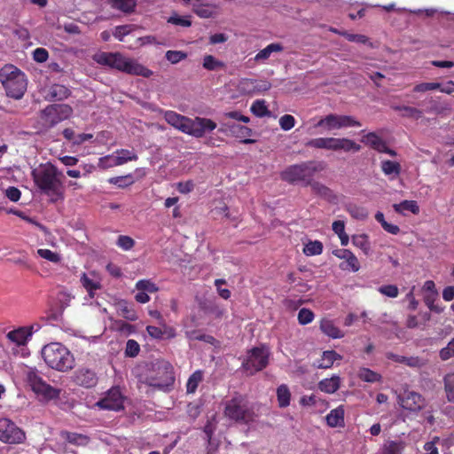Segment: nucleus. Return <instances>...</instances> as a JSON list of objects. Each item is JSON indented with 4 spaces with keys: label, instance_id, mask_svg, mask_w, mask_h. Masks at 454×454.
I'll list each match as a JSON object with an SVG mask.
<instances>
[{
    "label": "nucleus",
    "instance_id": "58836bf2",
    "mask_svg": "<svg viewBox=\"0 0 454 454\" xmlns=\"http://www.w3.org/2000/svg\"><path fill=\"white\" fill-rule=\"evenodd\" d=\"M114 154H108L106 156L99 158L98 160V167L103 169H107L110 168H114L116 166H121V163L119 162L120 159L116 155Z\"/></svg>",
    "mask_w": 454,
    "mask_h": 454
},
{
    "label": "nucleus",
    "instance_id": "338daca9",
    "mask_svg": "<svg viewBox=\"0 0 454 454\" xmlns=\"http://www.w3.org/2000/svg\"><path fill=\"white\" fill-rule=\"evenodd\" d=\"M168 22L176 25V26L184 27H191V25H192V21L189 20V17H187V16L181 17L176 14L169 17L168 20Z\"/></svg>",
    "mask_w": 454,
    "mask_h": 454
},
{
    "label": "nucleus",
    "instance_id": "473e14b6",
    "mask_svg": "<svg viewBox=\"0 0 454 454\" xmlns=\"http://www.w3.org/2000/svg\"><path fill=\"white\" fill-rule=\"evenodd\" d=\"M352 243L355 247L360 248L365 255L371 252V244L369 237L366 234H358L352 237Z\"/></svg>",
    "mask_w": 454,
    "mask_h": 454
},
{
    "label": "nucleus",
    "instance_id": "774afa93",
    "mask_svg": "<svg viewBox=\"0 0 454 454\" xmlns=\"http://www.w3.org/2000/svg\"><path fill=\"white\" fill-rule=\"evenodd\" d=\"M440 86H441V84L438 82H422V83L417 84L413 88V91L425 92V91H428V90H434L439 89Z\"/></svg>",
    "mask_w": 454,
    "mask_h": 454
},
{
    "label": "nucleus",
    "instance_id": "e2e57ef3",
    "mask_svg": "<svg viewBox=\"0 0 454 454\" xmlns=\"http://www.w3.org/2000/svg\"><path fill=\"white\" fill-rule=\"evenodd\" d=\"M439 356L442 361H447L450 358L454 357V338L448 343L446 347L440 350Z\"/></svg>",
    "mask_w": 454,
    "mask_h": 454
},
{
    "label": "nucleus",
    "instance_id": "3c124183",
    "mask_svg": "<svg viewBox=\"0 0 454 454\" xmlns=\"http://www.w3.org/2000/svg\"><path fill=\"white\" fill-rule=\"evenodd\" d=\"M136 288L137 291H143L150 294L156 293L159 290L156 285L149 279L138 280L136 283Z\"/></svg>",
    "mask_w": 454,
    "mask_h": 454
},
{
    "label": "nucleus",
    "instance_id": "0eeeda50",
    "mask_svg": "<svg viewBox=\"0 0 454 454\" xmlns=\"http://www.w3.org/2000/svg\"><path fill=\"white\" fill-rule=\"evenodd\" d=\"M269 358L270 352L264 345L254 347L247 352L241 367L247 375L252 376L267 367Z\"/></svg>",
    "mask_w": 454,
    "mask_h": 454
},
{
    "label": "nucleus",
    "instance_id": "f3484780",
    "mask_svg": "<svg viewBox=\"0 0 454 454\" xmlns=\"http://www.w3.org/2000/svg\"><path fill=\"white\" fill-rule=\"evenodd\" d=\"M308 186H310L311 191L318 197L325 200L329 203L337 204L339 201L338 196L334 192L325 185L324 184L317 181H310L308 183Z\"/></svg>",
    "mask_w": 454,
    "mask_h": 454
},
{
    "label": "nucleus",
    "instance_id": "7ed1b4c3",
    "mask_svg": "<svg viewBox=\"0 0 454 454\" xmlns=\"http://www.w3.org/2000/svg\"><path fill=\"white\" fill-rule=\"evenodd\" d=\"M45 364L51 369L66 372L74 366V357L70 350L60 342H51L41 351Z\"/></svg>",
    "mask_w": 454,
    "mask_h": 454
},
{
    "label": "nucleus",
    "instance_id": "ea45409f",
    "mask_svg": "<svg viewBox=\"0 0 454 454\" xmlns=\"http://www.w3.org/2000/svg\"><path fill=\"white\" fill-rule=\"evenodd\" d=\"M112 7L123 12H133L136 6V0H110Z\"/></svg>",
    "mask_w": 454,
    "mask_h": 454
},
{
    "label": "nucleus",
    "instance_id": "bb28decb",
    "mask_svg": "<svg viewBox=\"0 0 454 454\" xmlns=\"http://www.w3.org/2000/svg\"><path fill=\"white\" fill-rule=\"evenodd\" d=\"M340 385V379L339 376H333L329 379H324L318 382V388L326 394H333Z\"/></svg>",
    "mask_w": 454,
    "mask_h": 454
},
{
    "label": "nucleus",
    "instance_id": "a19ab883",
    "mask_svg": "<svg viewBox=\"0 0 454 454\" xmlns=\"http://www.w3.org/2000/svg\"><path fill=\"white\" fill-rule=\"evenodd\" d=\"M322 252L323 244L319 240L309 241L303 248V253L308 256L319 255Z\"/></svg>",
    "mask_w": 454,
    "mask_h": 454
},
{
    "label": "nucleus",
    "instance_id": "4d7b16f0",
    "mask_svg": "<svg viewBox=\"0 0 454 454\" xmlns=\"http://www.w3.org/2000/svg\"><path fill=\"white\" fill-rule=\"evenodd\" d=\"M396 110L403 111L404 114H403L405 117L413 118L415 120H419L422 117L423 112L418 108L412 107V106H398L395 107Z\"/></svg>",
    "mask_w": 454,
    "mask_h": 454
},
{
    "label": "nucleus",
    "instance_id": "9b49d317",
    "mask_svg": "<svg viewBox=\"0 0 454 454\" xmlns=\"http://www.w3.org/2000/svg\"><path fill=\"white\" fill-rule=\"evenodd\" d=\"M124 396L119 387H112L104 396L97 402V406L103 410L119 411L124 409Z\"/></svg>",
    "mask_w": 454,
    "mask_h": 454
},
{
    "label": "nucleus",
    "instance_id": "6ab92c4d",
    "mask_svg": "<svg viewBox=\"0 0 454 454\" xmlns=\"http://www.w3.org/2000/svg\"><path fill=\"white\" fill-rule=\"evenodd\" d=\"M80 282L90 298H94L95 292L102 287L100 280L95 278L93 272L90 274L83 272L81 276Z\"/></svg>",
    "mask_w": 454,
    "mask_h": 454
},
{
    "label": "nucleus",
    "instance_id": "72a5a7b5",
    "mask_svg": "<svg viewBox=\"0 0 454 454\" xmlns=\"http://www.w3.org/2000/svg\"><path fill=\"white\" fill-rule=\"evenodd\" d=\"M345 209L355 219L364 220L368 217V211L365 207L354 203L346 205Z\"/></svg>",
    "mask_w": 454,
    "mask_h": 454
},
{
    "label": "nucleus",
    "instance_id": "8fccbe9b",
    "mask_svg": "<svg viewBox=\"0 0 454 454\" xmlns=\"http://www.w3.org/2000/svg\"><path fill=\"white\" fill-rule=\"evenodd\" d=\"M119 309L121 316L129 321H136L137 315L135 309L127 304V302L120 303Z\"/></svg>",
    "mask_w": 454,
    "mask_h": 454
},
{
    "label": "nucleus",
    "instance_id": "c756f323",
    "mask_svg": "<svg viewBox=\"0 0 454 454\" xmlns=\"http://www.w3.org/2000/svg\"><path fill=\"white\" fill-rule=\"evenodd\" d=\"M405 448L403 441H387L380 449V454H402Z\"/></svg>",
    "mask_w": 454,
    "mask_h": 454
},
{
    "label": "nucleus",
    "instance_id": "423d86ee",
    "mask_svg": "<svg viewBox=\"0 0 454 454\" xmlns=\"http://www.w3.org/2000/svg\"><path fill=\"white\" fill-rule=\"evenodd\" d=\"M322 169L321 165L315 161H305L287 167L281 173V178L291 184L302 183L303 185L308 186L314 174Z\"/></svg>",
    "mask_w": 454,
    "mask_h": 454
},
{
    "label": "nucleus",
    "instance_id": "e433bc0d",
    "mask_svg": "<svg viewBox=\"0 0 454 454\" xmlns=\"http://www.w3.org/2000/svg\"><path fill=\"white\" fill-rule=\"evenodd\" d=\"M393 207L397 213H403L404 210L410 211L414 215L419 213V207L415 200H403L399 204H394Z\"/></svg>",
    "mask_w": 454,
    "mask_h": 454
},
{
    "label": "nucleus",
    "instance_id": "a211bd4d",
    "mask_svg": "<svg viewBox=\"0 0 454 454\" xmlns=\"http://www.w3.org/2000/svg\"><path fill=\"white\" fill-rule=\"evenodd\" d=\"M33 333V326L29 327H20L18 329L12 330L7 333V338L17 344L18 346L25 345L29 337L32 336Z\"/></svg>",
    "mask_w": 454,
    "mask_h": 454
},
{
    "label": "nucleus",
    "instance_id": "37998d69",
    "mask_svg": "<svg viewBox=\"0 0 454 454\" xmlns=\"http://www.w3.org/2000/svg\"><path fill=\"white\" fill-rule=\"evenodd\" d=\"M358 377L360 380L371 383L378 382L381 380L380 374L368 368H361L358 372Z\"/></svg>",
    "mask_w": 454,
    "mask_h": 454
},
{
    "label": "nucleus",
    "instance_id": "7c9ffc66",
    "mask_svg": "<svg viewBox=\"0 0 454 454\" xmlns=\"http://www.w3.org/2000/svg\"><path fill=\"white\" fill-rule=\"evenodd\" d=\"M284 50V47L281 43H273L267 45L264 49L261 50L254 57L256 61L266 60L270 58V54L273 52H280Z\"/></svg>",
    "mask_w": 454,
    "mask_h": 454
},
{
    "label": "nucleus",
    "instance_id": "39448f33",
    "mask_svg": "<svg viewBox=\"0 0 454 454\" xmlns=\"http://www.w3.org/2000/svg\"><path fill=\"white\" fill-rule=\"evenodd\" d=\"M223 414L230 420L245 425L254 422L256 417L247 397L238 392L225 402Z\"/></svg>",
    "mask_w": 454,
    "mask_h": 454
},
{
    "label": "nucleus",
    "instance_id": "69168bd1",
    "mask_svg": "<svg viewBox=\"0 0 454 454\" xmlns=\"http://www.w3.org/2000/svg\"><path fill=\"white\" fill-rule=\"evenodd\" d=\"M379 292L390 298H395L398 296L399 290L395 285H385L379 287Z\"/></svg>",
    "mask_w": 454,
    "mask_h": 454
},
{
    "label": "nucleus",
    "instance_id": "dca6fc26",
    "mask_svg": "<svg viewBox=\"0 0 454 454\" xmlns=\"http://www.w3.org/2000/svg\"><path fill=\"white\" fill-rule=\"evenodd\" d=\"M164 120L175 129L187 134L190 118L175 111H165Z\"/></svg>",
    "mask_w": 454,
    "mask_h": 454
},
{
    "label": "nucleus",
    "instance_id": "052dcab7",
    "mask_svg": "<svg viewBox=\"0 0 454 454\" xmlns=\"http://www.w3.org/2000/svg\"><path fill=\"white\" fill-rule=\"evenodd\" d=\"M328 137H317L312 138L306 142L305 145L314 149H325L327 150Z\"/></svg>",
    "mask_w": 454,
    "mask_h": 454
},
{
    "label": "nucleus",
    "instance_id": "5fc2aeb1",
    "mask_svg": "<svg viewBox=\"0 0 454 454\" xmlns=\"http://www.w3.org/2000/svg\"><path fill=\"white\" fill-rule=\"evenodd\" d=\"M315 318V314L309 309L302 308L298 313V322L301 325L311 323Z\"/></svg>",
    "mask_w": 454,
    "mask_h": 454
},
{
    "label": "nucleus",
    "instance_id": "13d9d810",
    "mask_svg": "<svg viewBox=\"0 0 454 454\" xmlns=\"http://www.w3.org/2000/svg\"><path fill=\"white\" fill-rule=\"evenodd\" d=\"M360 121H356L350 115H340L339 114V129L348 127H360Z\"/></svg>",
    "mask_w": 454,
    "mask_h": 454
},
{
    "label": "nucleus",
    "instance_id": "79ce46f5",
    "mask_svg": "<svg viewBox=\"0 0 454 454\" xmlns=\"http://www.w3.org/2000/svg\"><path fill=\"white\" fill-rule=\"evenodd\" d=\"M444 390L449 402H454V372L448 373L443 378Z\"/></svg>",
    "mask_w": 454,
    "mask_h": 454
},
{
    "label": "nucleus",
    "instance_id": "b1692460",
    "mask_svg": "<svg viewBox=\"0 0 454 454\" xmlns=\"http://www.w3.org/2000/svg\"><path fill=\"white\" fill-rule=\"evenodd\" d=\"M361 141L379 153L385 151V145L387 144L386 141H384L375 132H369L363 137Z\"/></svg>",
    "mask_w": 454,
    "mask_h": 454
},
{
    "label": "nucleus",
    "instance_id": "4be33fe9",
    "mask_svg": "<svg viewBox=\"0 0 454 454\" xmlns=\"http://www.w3.org/2000/svg\"><path fill=\"white\" fill-rule=\"evenodd\" d=\"M314 129L322 128L325 130L340 129L339 114H330L321 117L315 124Z\"/></svg>",
    "mask_w": 454,
    "mask_h": 454
},
{
    "label": "nucleus",
    "instance_id": "de8ad7c7",
    "mask_svg": "<svg viewBox=\"0 0 454 454\" xmlns=\"http://www.w3.org/2000/svg\"><path fill=\"white\" fill-rule=\"evenodd\" d=\"M361 150L360 145L356 144L355 141L342 137L340 139V151H343L346 153L348 152H359Z\"/></svg>",
    "mask_w": 454,
    "mask_h": 454
},
{
    "label": "nucleus",
    "instance_id": "f257e3e1",
    "mask_svg": "<svg viewBox=\"0 0 454 454\" xmlns=\"http://www.w3.org/2000/svg\"><path fill=\"white\" fill-rule=\"evenodd\" d=\"M62 174L51 163L41 165L32 171V176L40 192L54 203L64 199L63 184L59 178Z\"/></svg>",
    "mask_w": 454,
    "mask_h": 454
},
{
    "label": "nucleus",
    "instance_id": "4c0bfd02",
    "mask_svg": "<svg viewBox=\"0 0 454 454\" xmlns=\"http://www.w3.org/2000/svg\"><path fill=\"white\" fill-rule=\"evenodd\" d=\"M251 112L257 117L269 116L270 112L269 111L265 101L262 99L255 100L250 108Z\"/></svg>",
    "mask_w": 454,
    "mask_h": 454
},
{
    "label": "nucleus",
    "instance_id": "c03bdc74",
    "mask_svg": "<svg viewBox=\"0 0 454 454\" xmlns=\"http://www.w3.org/2000/svg\"><path fill=\"white\" fill-rule=\"evenodd\" d=\"M360 262L354 253H352L345 262L340 263V268L341 270L353 272H357L360 270Z\"/></svg>",
    "mask_w": 454,
    "mask_h": 454
},
{
    "label": "nucleus",
    "instance_id": "cd10ccee",
    "mask_svg": "<svg viewBox=\"0 0 454 454\" xmlns=\"http://www.w3.org/2000/svg\"><path fill=\"white\" fill-rule=\"evenodd\" d=\"M326 423L331 427H341L344 425V409L339 406L330 411L326 416Z\"/></svg>",
    "mask_w": 454,
    "mask_h": 454
},
{
    "label": "nucleus",
    "instance_id": "bf43d9fd",
    "mask_svg": "<svg viewBox=\"0 0 454 454\" xmlns=\"http://www.w3.org/2000/svg\"><path fill=\"white\" fill-rule=\"evenodd\" d=\"M334 33H338L339 35H341L344 36L348 41L349 42H356L359 43H366L368 42V37L364 35L359 34H350L348 32H338L336 29H333Z\"/></svg>",
    "mask_w": 454,
    "mask_h": 454
},
{
    "label": "nucleus",
    "instance_id": "680f3d73",
    "mask_svg": "<svg viewBox=\"0 0 454 454\" xmlns=\"http://www.w3.org/2000/svg\"><path fill=\"white\" fill-rule=\"evenodd\" d=\"M140 351V346L135 340H129L126 343L125 355L129 357H135Z\"/></svg>",
    "mask_w": 454,
    "mask_h": 454
},
{
    "label": "nucleus",
    "instance_id": "49530a36",
    "mask_svg": "<svg viewBox=\"0 0 454 454\" xmlns=\"http://www.w3.org/2000/svg\"><path fill=\"white\" fill-rule=\"evenodd\" d=\"M202 66L207 70L214 71L219 68H223L224 64L222 61L216 59L212 55H206L203 59Z\"/></svg>",
    "mask_w": 454,
    "mask_h": 454
},
{
    "label": "nucleus",
    "instance_id": "a878e982",
    "mask_svg": "<svg viewBox=\"0 0 454 454\" xmlns=\"http://www.w3.org/2000/svg\"><path fill=\"white\" fill-rule=\"evenodd\" d=\"M380 168L385 176H390V179H395L399 176L402 168L401 164L397 161L384 160L380 162Z\"/></svg>",
    "mask_w": 454,
    "mask_h": 454
},
{
    "label": "nucleus",
    "instance_id": "393cba45",
    "mask_svg": "<svg viewBox=\"0 0 454 454\" xmlns=\"http://www.w3.org/2000/svg\"><path fill=\"white\" fill-rule=\"evenodd\" d=\"M193 4L192 11L200 18L208 19L214 16L216 8L215 4H208L201 3L202 0H195Z\"/></svg>",
    "mask_w": 454,
    "mask_h": 454
},
{
    "label": "nucleus",
    "instance_id": "c9c22d12",
    "mask_svg": "<svg viewBox=\"0 0 454 454\" xmlns=\"http://www.w3.org/2000/svg\"><path fill=\"white\" fill-rule=\"evenodd\" d=\"M108 183L123 189L132 185L135 183V179L132 174H128L126 176L110 177Z\"/></svg>",
    "mask_w": 454,
    "mask_h": 454
},
{
    "label": "nucleus",
    "instance_id": "1a4fd4ad",
    "mask_svg": "<svg viewBox=\"0 0 454 454\" xmlns=\"http://www.w3.org/2000/svg\"><path fill=\"white\" fill-rule=\"evenodd\" d=\"M27 380L32 390L41 395L46 400L59 398L60 390L46 383L35 369H30L27 373Z\"/></svg>",
    "mask_w": 454,
    "mask_h": 454
},
{
    "label": "nucleus",
    "instance_id": "f03ea898",
    "mask_svg": "<svg viewBox=\"0 0 454 454\" xmlns=\"http://www.w3.org/2000/svg\"><path fill=\"white\" fill-rule=\"evenodd\" d=\"M96 61L103 66L115 68L129 74L141 75L149 78L153 71L137 61L127 59L119 52H102L96 57Z\"/></svg>",
    "mask_w": 454,
    "mask_h": 454
},
{
    "label": "nucleus",
    "instance_id": "864d4df0",
    "mask_svg": "<svg viewBox=\"0 0 454 454\" xmlns=\"http://www.w3.org/2000/svg\"><path fill=\"white\" fill-rule=\"evenodd\" d=\"M229 120H235L238 121H242L244 123H247L250 121L249 117L242 114L241 112L239 111L226 112L222 114V121Z\"/></svg>",
    "mask_w": 454,
    "mask_h": 454
},
{
    "label": "nucleus",
    "instance_id": "6e6552de",
    "mask_svg": "<svg viewBox=\"0 0 454 454\" xmlns=\"http://www.w3.org/2000/svg\"><path fill=\"white\" fill-rule=\"evenodd\" d=\"M72 114L73 108L69 105L53 104L40 112V121L43 127L50 129L68 119Z\"/></svg>",
    "mask_w": 454,
    "mask_h": 454
},
{
    "label": "nucleus",
    "instance_id": "c85d7f7f",
    "mask_svg": "<svg viewBox=\"0 0 454 454\" xmlns=\"http://www.w3.org/2000/svg\"><path fill=\"white\" fill-rule=\"evenodd\" d=\"M320 329L325 335L333 339H340L343 337L341 331L330 319H322L320 322Z\"/></svg>",
    "mask_w": 454,
    "mask_h": 454
},
{
    "label": "nucleus",
    "instance_id": "f704fd0d",
    "mask_svg": "<svg viewBox=\"0 0 454 454\" xmlns=\"http://www.w3.org/2000/svg\"><path fill=\"white\" fill-rule=\"evenodd\" d=\"M203 380V372L200 370L195 371L188 379L186 383V392L193 394L196 392L199 384Z\"/></svg>",
    "mask_w": 454,
    "mask_h": 454
},
{
    "label": "nucleus",
    "instance_id": "412c9836",
    "mask_svg": "<svg viewBox=\"0 0 454 454\" xmlns=\"http://www.w3.org/2000/svg\"><path fill=\"white\" fill-rule=\"evenodd\" d=\"M60 435L67 442L77 447L87 446L90 442V437L88 435L79 433L62 431Z\"/></svg>",
    "mask_w": 454,
    "mask_h": 454
},
{
    "label": "nucleus",
    "instance_id": "aec40b11",
    "mask_svg": "<svg viewBox=\"0 0 454 454\" xmlns=\"http://www.w3.org/2000/svg\"><path fill=\"white\" fill-rule=\"evenodd\" d=\"M71 95V90L62 84H52L47 93V98L52 101H60L67 98Z\"/></svg>",
    "mask_w": 454,
    "mask_h": 454
},
{
    "label": "nucleus",
    "instance_id": "09e8293b",
    "mask_svg": "<svg viewBox=\"0 0 454 454\" xmlns=\"http://www.w3.org/2000/svg\"><path fill=\"white\" fill-rule=\"evenodd\" d=\"M37 254L40 257H42L51 262L59 263L61 262L60 254H59L58 253L53 252L50 249L40 248L37 250Z\"/></svg>",
    "mask_w": 454,
    "mask_h": 454
},
{
    "label": "nucleus",
    "instance_id": "5701e85b",
    "mask_svg": "<svg viewBox=\"0 0 454 454\" xmlns=\"http://www.w3.org/2000/svg\"><path fill=\"white\" fill-rule=\"evenodd\" d=\"M341 356L334 350L324 351L320 359H318L315 365L320 369L331 368L336 360H340Z\"/></svg>",
    "mask_w": 454,
    "mask_h": 454
},
{
    "label": "nucleus",
    "instance_id": "f8f14e48",
    "mask_svg": "<svg viewBox=\"0 0 454 454\" xmlns=\"http://www.w3.org/2000/svg\"><path fill=\"white\" fill-rule=\"evenodd\" d=\"M215 128L216 123L213 120L197 116L193 119L190 118L187 135L201 138Z\"/></svg>",
    "mask_w": 454,
    "mask_h": 454
},
{
    "label": "nucleus",
    "instance_id": "0e129e2a",
    "mask_svg": "<svg viewBox=\"0 0 454 454\" xmlns=\"http://www.w3.org/2000/svg\"><path fill=\"white\" fill-rule=\"evenodd\" d=\"M295 122H296V121H295L294 117L291 114H285V115L281 116L279 119L280 128L285 131H287V130H290L291 129H293L295 125Z\"/></svg>",
    "mask_w": 454,
    "mask_h": 454
},
{
    "label": "nucleus",
    "instance_id": "2eb2a0df",
    "mask_svg": "<svg viewBox=\"0 0 454 454\" xmlns=\"http://www.w3.org/2000/svg\"><path fill=\"white\" fill-rule=\"evenodd\" d=\"M72 380L77 386L90 388L97 385L98 379L94 370L86 366H81L74 371Z\"/></svg>",
    "mask_w": 454,
    "mask_h": 454
},
{
    "label": "nucleus",
    "instance_id": "9d476101",
    "mask_svg": "<svg viewBox=\"0 0 454 454\" xmlns=\"http://www.w3.org/2000/svg\"><path fill=\"white\" fill-rule=\"evenodd\" d=\"M26 440V433L15 422L0 418V442L6 444H20Z\"/></svg>",
    "mask_w": 454,
    "mask_h": 454
},
{
    "label": "nucleus",
    "instance_id": "4468645a",
    "mask_svg": "<svg viewBox=\"0 0 454 454\" xmlns=\"http://www.w3.org/2000/svg\"><path fill=\"white\" fill-rule=\"evenodd\" d=\"M398 403L402 408L410 411L418 412L425 405L424 397L415 391H404L398 396Z\"/></svg>",
    "mask_w": 454,
    "mask_h": 454
},
{
    "label": "nucleus",
    "instance_id": "6e6d98bb",
    "mask_svg": "<svg viewBox=\"0 0 454 454\" xmlns=\"http://www.w3.org/2000/svg\"><path fill=\"white\" fill-rule=\"evenodd\" d=\"M116 245L124 251L131 250L135 246V240L127 235H120L117 239Z\"/></svg>",
    "mask_w": 454,
    "mask_h": 454
},
{
    "label": "nucleus",
    "instance_id": "603ef678",
    "mask_svg": "<svg viewBox=\"0 0 454 454\" xmlns=\"http://www.w3.org/2000/svg\"><path fill=\"white\" fill-rule=\"evenodd\" d=\"M165 58L171 64H177L187 58V53L182 51H167Z\"/></svg>",
    "mask_w": 454,
    "mask_h": 454
},
{
    "label": "nucleus",
    "instance_id": "ddd939ff",
    "mask_svg": "<svg viewBox=\"0 0 454 454\" xmlns=\"http://www.w3.org/2000/svg\"><path fill=\"white\" fill-rule=\"evenodd\" d=\"M219 130L222 132L229 131L234 137L242 138L240 141L242 144L249 145L255 143L254 139L249 138L253 134L252 129L247 126L236 124L231 121H221V129Z\"/></svg>",
    "mask_w": 454,
    "mask_h": 454
},
{
    "label": "nucleus",
    "instance_id": "a18cd8bd",
    "mask_svg": "<svg viewBox=\"0 0 454 454\" xmlns=\"http://www.w3.org/2000/svg\"><path fill=\"white\" fill-rule=\"evenodd\" d=\"M114 153L116 154L117 157H119V162H121V165L129 161L137 160L138 159L137 154L133 150L130 151L128 149H120L116 150Z\"/></svg>",
    "mask_w": 454,
    "mask_h": 454
},
{
    "label": "nucleus",
    "instance_id": "2f4dec72",
    "mask_svg": "<svg viewBox=\"0 0 454 454\" xmlns=\"http://www.w3.org/2000/svg\"><path fill=\"white\" fill-rule=\"evenodd\" d=\"M277 400L280 408H286L290 404L291 392L286 384L277 388Z\"/></svg>",
    "mask_w": 454,
    "mask_h": 454
},
{
    "label": "nucleus",
    "instance_id": "20e7f679",
    "mask_svg": "<svg viewBox=\"0 0 454 454\" xmlns=\"http://www.w3.org/2000/svg\"><path fill=\"white\" fill-rule=\"evenodd\" d=\"M0 82L9 98L20 99L27 90L25 74L13 65H5L0 69Z\"/></svg>",
    "mask_w": 454,
    "mask_h": 454
}]
</instances>
